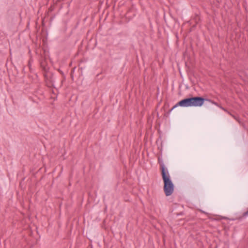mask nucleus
Segmentation results:
<instances>
[{"label": "nucleus", "mask_w": 248, "mask_h": 248, "mask_svg": "<svg viewBox=\"0 0 248 248\" xmlns=\"http://www.w3.org/2000/svg\"><path fill=\"white\" fill-rule=\"evenodd\" d=\"M161 176L164 183L163 189L164 193L166 196H169L172 194L174 186L170 179L169 172L165 173L163 170Z\"/></svg>", "instance_id": "f03ea898"}, {"label": "nucleus", "mask_w": 248, "mask_h": 248, "mask_svg": "<svg viewBox=\"0 0 248 248\" xmlns=\"http://www.w3.org/2000/svg\"><path fill=\"white\" fill-rule=\"evenodd\" d=\"M158 162L160 166V169H161V173L162 174L163 170L165 171V173L169 172V171L168 169L165 167V166L164 165V163L163 162V161L162 158H161L160 157L158 158Z\"/></svg>", "instance_id": "7ed1b4c3"}, {"label": "nucleus", "mask_w": 248, "mask_h": 248, "mask_svg": "<svg viewBox=\"0 0 248 248\" xmlns=\"http://www.w3.org/2000/svg\"><path fill=\"white\" fill-rule=\"evenodd\" d=\"M206 100L211 102L212 104L215 105L216 106H217L218 107H219V106H220V105L217 103L213 100H211L210 99H206Z\"/></svg>", "instance_id": "423d86ee"}, {"label": "nucleus", "mask_w": 248, "mask_h": 248, "mask_svg": "<svg viewBox=\"0 0 248 248\" xmlns=\"http://www.w3.org/2000/svg\"><path fill=\"white\" fill-rule=\"evenodd\" d=\"M205 100V99L204 98L200 96H194L185 98L176 104L170 111H171L178 106L182 107H201L204 104Z\"/></svg>", "instance_id": "f257e3e1"}, {"label": "nucleus", "mask_w": 248, "mask_h": 248, "mask_svg": "<svg viewBox=\"0 0 248 248\" xmlns=\"http://www.w3.org/2000/svg\"><path fill=\"white\" fill-rule=\"evenodd\" d=\"M248 217V210L246 212H245L244 213H243V214H242V216H241V217H239L238 219H239V220H241L243 218H245L246 217Z\"/></svg>", "instance_id": "20e7f679"}, {"label": "nucleus", "mask_w": 248, "mask_h": 248, "mask_svg": "<svg viewBox=\"0 0 248 248\" xmlns=\"http://www.w3.org/2000/svg\"><path fill=\"white\" fill-rule=\"evenodd\" d=\"M219 108H221V109L223 110L224 111L226 112L227 113H228L230 115L232 116L233 117H234V116L233 115H232L229 111H228L226 108H225L221 106L220 105V106H219Z\"/></svg>", "instance_id": "39448f33"}]
</instances>
